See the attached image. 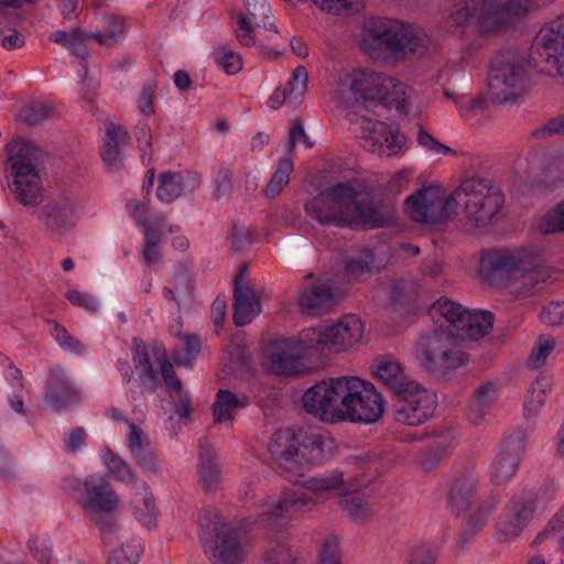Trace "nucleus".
I'll list each match as a JSON object with an SVG mask.
<instances>
[{"label":"nucleus","mask_w":564,"mask_h":564,"mask_svg":"<svg viewBox=\"0 0 564 564\" xmlns=\"http://www.w3.org/2000/svg\"><path fill=\"white\" fill-rule=\"evenodd\" d=\"M505 196L491 181L471 178L463 182L451 195L436 184L422 187L404 203L411 219L427 225L447 221L463 206L466 224L484 228L501 212Z\"/></svg>","instance_id":"obj_1"},{"label":"nucleus","mask_w":564,"mask_h":564,"mask_svg":"<svg viewBox=\"0 0 564 564\" xmlns=\"http://www.w3.org/2000/svg\"><path fill=\"white\" fill-rule=\"evenodd\" d=\"M303 408L325 423L377 422L384 412V399L372 383L357 376H336L317 381L302 397Z\"/></svg>","instance_id":"obj_2"},{"label":"nucleus","mask_w":564,"mask_h":564,"mask_svg":"<svg viewBox=\"0 0 564 564\" xmlns=\"http://www.w3.org/2000/svg\"><path fill=\"white\" fill-rule=\"evenodd\" d=\"M304 209L318 224L340 228H380L394 220L391 209H378L350 181L336 183L312 196Z\"/></svg>","instance_id":"obj_3"},{"label":"nucleus","mask_w":564,"mask_h":564,"mask_svg":"<svg viewBox=\"0 0 564 564\" xmlns=\"http://www.w3.org/2000/svg\"><path fill=\"white\" fill-rule=\"evenodd\" d=\"M479 274L490 283H501L514 299L534 295L549 278L539 254L529 249H494L481 253Z\"/></svg>","instance_id":"obj_4"},{"label":"nucleus","mask_w":564,"mask_h":564,"mask_svg":"<svg viewBox=\"0 0 564 564\" xmlns=\"http://www.w3.org/2000/svg\"><path fill=\"white\" fill-rule=\"evenodd\" d=\"M555 0H464L446 18L449 28L473 25L481 34L498 33L513 19L547 7Z\"/></svg>","instance_id":"obj_5"},{"label":"nucleus","mask_w":564,"mask_h":564,"mask_svg":"<svg viewBox=\"0 0 564 564\" xmlns=\"http://www.w3.org/2000/svg\"><path fill=\"white\" fill-rule=\"evenodd\" d=\"M359 46L370 57L386 62L403 61L425 50L424 37L413 25L388 18L366 21Z\"/></svg>","instance_id":"obj_6"},{"label":"nucleus","mask_w":564,"mask_h":564,"mask_svg":"<svg viewBox=\"0 0 564 564\" xmlns=\"http://www.w3.org/2000/svg\"><path fill=\"white\" fill-rule=\"evenodd\" d=\"M7 152L6 178L11 193L25 206L37 205L43 193L37 149L14 140L8 144Z\"/></svg>","instance_id":"obj_7"},{"label":"nucleus","mask_w":564,"mask_h":564,"mask_svg":"<svg viewBox=\"0 0 564 564\" xmlns=\"http://www.w3.org/2000/svg\"><path fill=\"white\" fill-rule=\"evenodd\" d=\"M384 74L370 69L356 68L338 72L329 84L328 99L344 109L375 108L383 85Z\"/></svg>","instance_id":"obj_8"},{"label":"nucleus","mask_w":564,"mask_h":564,"mask_svg":"<svg viewBox=\"0 0 564 564\" xmlns=\"http://www.w3.org/2000/svg\"><path fill=\"white\" fill-rule=\"evenodd\" d=\"M527 56L516 51L497 54L490 64L488 94L495 104H514L529 87Z\"/></svg>","instance_id":"obj_9"},{"label":"nucleus","mask_w":564,"mask_h":564,"mask_svg":"<svg viewBox=\"0 0 564 564\" xmlns=\"http://www.w3.org/2000/svg\"><path fill=\"white\" fill-rule=\"evenodd\" d=\"M197 522L200 542L210 553L213 564H245L247 553L239 532L216 510H202Z\"/></svg>","instance_id":"obj_10"},{"label":"nucleus","mask_w":564,"mask_h":564,"mask_svg":"<svg viewBox=\"0 0 564 564\" xmlns=\"http://www.w3.org/2000/svg\"><path fill=\"white\" fill-rule=\"evenodd\" d=\"M132 354L135 368L141 377L148 378L153 383L161 378L175 393L180 402L175 412L181 421H187L192 414L191 398L175 376L173 365L165 358V351L161 348L147 347L140 339L134 338Z\"/></svg>","instance_id":"obj_11"},{"label":"nucleus","mask_w":564,"mask_h":564,"mask_svg":"<svg viewBox=\"0 0 564 564\" xmlns=\"http://www.w3.org/2000/svg\"><path fill=\"white\" fill-rule=\"evenodd\" d=\"M416 358L430 373L444 376L467 364V355L455 335L440 330L422 336L416 347Z\"/></svg>","instance_id":"obj_12"},{"label":"nucleus","mask_w":564,"mask_h":564,"mask_svg":"<svg viewBox=\"0 0 564 564\" xmlns=\"http://www.w3.org/2000/svg\"><path fill=\"white\" fill-rule=\"evenodd\" d=\"M364 336V324L355 314L302 332L305 346L314 350L345 352L358 345Z\"/></svg>","instance_id":"obj_13"},{"label":"nucleus","mask_w":564,"mask_h":564,"mask_svg":"<svg viewBox=\"0 0 564 564\" xmlns=\"http://www.w3.org/2000/svg\"><path fill=\"white\" fill-rule=\"evenodd\" d=\"M529 57L540 73L564 78V12L540 26Z\"/></svg>","instance_id":"obj_14"},{"label":"nucleus","mask_w":564,"mask_h":564,"mask_svg":"<svg viewBox=\"0 0 564 564\" xmlns=\"http://www.w3.org/2000/svg\"><path fill=\"white\" fill-rule=\"evenodd\" d=\"M351 129L367 151L379 158L398 156L404 152L406 138L395 123H387L358 115L350 119Z\"/></svg>","instance_id":"obj_15"},{"label":"nucleus","mask_w":564,"mask_h":564,"mask_svg":"<svg viewBox=\"0 0 564 564\" xmlns=\"http://www.w3.org/2000/svg\"><path fill=\"white\" fill-rule=\"evenodd\" d=\"M437 405L436 394L417 382H409L395 395L393 404L394 421L416 426L427 421Z\"/></svg>","instance_id":"obj_16"},{"label":"nucleus","mask_w":564,"mask_h":564,"mask_svg":"<svg viewBox=\"0 0 564 564\" xmlns=\"http://www.w3.org/2000/svg\"><path fill=\"white\" fill-rule=\"evenodd\" d=\"M531 433V429H517L507 435L505 441L498 446L490 464L489 475L491 482L503 485L516 475L519 460L527 448Z\"/></svg>","instance_id":"obj_17"},{"label":"nucleus","mask_w":564,"mask_h":564,"mask_svg":"<svg viewBox=\"0 0 564 564\" xmlns=\"http://www.w3.org/2000/svg\"><path fill=\"white\" fill-rule=\"evenodd\" d=\"M313 350L304 345L302 333L297 339L280 337L269 340L263 348L267 367L279 376H294L303 370L301 352Z\"/></svg>","instance_id":"obj_18"},{"label":"nucleus","mask_w":564,"mask_h":564,"mask_svg":"<svg viewBox=\"0 0 564 564\" xmlns=\"http://www.w3.org/2000/svg\"><path fill=\"white\" fill-rule=\"evenodd\" d=\"M79 215V202L73 192H61L51 203L41 208L37 219L41 227L54 235L63 236L75 225Z\"/></svg>","instance_id":"obj_19"},{"label":"nucleus","mask_w":564,"mask_h":564,"mask_svg":"<svg viewBox=\"0 0 564 564\" xmlns=\"http://www.w3.org/2000/svg\"><path fill=\"white\" fill-rule=\"evenodd\" d=\"M78 503L93 517H98L115 512L120 498L104 476L89 475L83 481Z\"/></svg>","instance_id":"obj_20"},{"label":"nucleus","mask_w":564,"mask_h":564,"mask_svg":"<svg viewBox=\"0 0 564 564\" xmlns=\"http://www.w3.org/2000/svg\"><path fill=\"white\" fill-rule=\"evenodd\" d=\"M263 28L270 33L278 34L271 21V7L267 0H243V10L238 14L234 24L238 41L245 46L256 44V29Z\"/></svg>","instance_id":"obj_21"},{"label":"nucleus","mask_w":564,"mask_h":564,"mask_svg":"<svg viewBox=\"0 0 564 564\" xmlns=\"http://www.w3.org/2000/svg\"><path fill=\"white\" fill-rule=\"evenodd\" d=\"M312 510V498L299 488H284L280 494L270 495L261 505L263 523L274 524L279 520L292 519L296 513Z\"/></svg>","instance_id":"obj_22"},{"label":"nucleus","mask_w":564,"mask_h":564,"mask_svg":"<svg viewBox=\"0 0 564 564\" xmlns=\"http://www.w3.org/2000/svg\"><path fill=\"white\" fill-rule=\"evenodd\" d=\"M534 499L531 496L513 498L505 509V518L498 524L501 539L508 541L518 536L532 519Z\"/></svg>","instance_id":"obj_23"},{"label":"nucleus","mask_w":564,"mask_h":564,"mask_svg":"<svg viewBox=\"0 0 564 564\" xmlns=\"http://www.w3.org/2000/svg\"><path fill=\"white\" fill-rule=\"evenodd\" d=\"M200 182L198 174L189 171H165L159 175L156 197L163 203H172L185 193H192Z\"/></svg>","instance_id":"obj_24"},{"label":"nucleus","mask_w":564,"mask_h":564,"mask_svg":"<svg viewBox=\"0 0 564 564\" xmlns=\"http://www.w3.org/2000/svg\"><path fill=\"white\" fill-rule=\"evenodd\" d=\"M337 293L327 281H316L305 288L299 297V306L305 314H321L336 304Z\"/></svg>","instance_id":"obj_25"},{"label":"nucleus","mask_w":564,"mask_h":564,"mask_svg":"<svg viewBox=\"0 0 564 564\" xmlns=\"http://www.w3.org/2000/svg\"><path fill=\"white\" fill-rule=\"evenodd\" d=\"M301 435V429H281L273 434L269 442V451L279 464H299Z\"/></svg>","instance_id":"obj_26"},{"label":"nucleus","mask_w":564,"mask_h":564,"mask_svg":"<svg viewBox=\"0 0 564 564\" xmlns=\"http://www.w3.org/2000/svg\"><path fill=\"white\" fill-rule=\"evenodd\" d=\"M460 303L442 296L430 306L429 314L435 325L440 327V332L455 335L466 312Z\"/></svg>","instance_id":"obj_27"},{"label":"nucleus","mask_w":564,"mask_h":564,"mask_svg":"<svg viewBox=\"0 0 564 564\" xmlns=\"http://www.w3.org/2000/svg\"><path fill=\"white\" fill-rule=\"evenodd\" d=\"M500 393L501 386L498 381H486L479 384L468 402V420L473 424H480L485 421Z\"/></svg>","instance_id":"obj_28"},{"label":"nucleus","mask_w":564,"mask_h":564,"mask_svg":"<svg viewBox=\"0 0 564 564\" xmlns=\"http://www.w3.org/2000/svg\"><path fill=\"white\" fill-rule=\"evenodd\" d=\"M130 508L133 518L140 525L147 529L156 527L159 508L154 494L147 482L142 481L134 487V494L130 500Z\"/></svg>","instance_id":"obj_29"},{"label":"nucleus","mask_w":564,"mask_h":564,"mask_svg":"<svg viewBox=\"0 0 564 564\" xmlns=\"http://www.w3.org/2000/svg\"><path fill=\"white\" fill-rule=\"evenodd\" d=\"M261 312L259 294L241 280L235 284L234 321L237 326L251 323Z\"/></svg>","instance_id":"obj_30"},{"label":"nucleus","mask_w":564,"mask_h":564,"mask_svg":"<svg viewBox=\"0 0 564 564\" xmlns=\"http://www.w3.org/2000/svg\"><path fill=\"white\" fill-rule=\"evenodd\" d=\"M299 465L319 464L332 455L334 441L314 431L301 429Z\"/></svg>","instance_id":"obj_31"},{"label":"nucleus","mask_w":564,"mask_h":564,"mask_svg":"<svg viewBox=\"0 0 564 564\" xmlns=\"http://www.w3.org/2000/svg\"><path fill=\"white\" fill-rule=\"evenodd\" d=\"M346 481L339 471L326 473L305 480L301 490L312 498L313 510L337 494Z\"/></svg>","instance_id":"obj_32"},{"label":"nucleus","mask_w":564,"mask_h":564,"mask_svg":"<svg viewBox=\"0 0 564 564\" xmlns=\"http://www.w3.org/2000/svg\"><path fill=\"white\" fill-rule=\"evenodd\" d=\"M498 503V496L489 495L480 502L474 513L469 517L466 528L460 533L457 541V546L462 551H465L475 536L487 525Z\"/></svg>","instance_id":"obj_33"},{"label":"nucleus","mask_w":564,"mask_h":564,"mask_svg":"<svg viewBox=\"0 0 564 564\" xmlns=\"http://www.w3.org/2000/svg\"><path fill=\"white\" fill-rule=\"evenodd\" d=\"M384 80L376 107L381 106L386 109H393L399 113H406L412 89L405 83L387 75L384 76Z\"/></svg>","instance_id":"obj_34"},{"label":"nucleus","mask_w":564,"mask_h":564,"mask_svg":"<svg viewBox=\"0 0 564 564\" xmlns=\"http://www.w3.org/2000/svg\"><path fill=\"white\" fill-rule=\"evenodd\" d=\"M494 325V317L487 311L466 310L464 322L458 327L455 336L460 344L466 340H479L487 335Z\"/></svg>","instance_id":"obj_35"},{"label":"nucleus","mask_w":564,"mask_h":564,"mask_svg":"<svg viewBox=\"0 0 564 564\" xmlns=\"http://www.w3.org/2000/svg\"><path fill=\"white\" fill-rule=\"evenodd\" d=\"M128 140L129 135L124 129L117 127L113 122L107 123L100 153L104 163L109 170L116 171L121 167L122 155L120 145L124 144Z\"/></svg>","instance_id":"obj_36"},{"label":"nucleus","mask_w":564,"mask_h":564,"mask_svg":"<svg viewBox=\"0 0 564 564\" xmlns=\"http://www.w3.org/2000/svg\"><path fill=\"white\" fill-rule=\"evenodd\" d=\"M78 394V388L65 376L62 369L56 368L52 371L47 397L56 409H61L69 402L77 400Z\"/></svg>","instance_id":"obj_37"},{"label":"nucleus","mask_w":564,"mask_h":564,"mask_svg":"<svg viewBox=\"0 0 564 564\" xmlns=\"http://www.w3.org/2000/svg\"><path fill=\"white\" fill-rule=\"evenodd\" d=\"M246 394H237L227 389L218 390L213 404V417L216 423H231L235 413L248 405Z\"/></svg>","instance_id":"obj_38"},{"label":"nucleus","mask_w":564,"mask_h":564,"mask_svg":"<svg viewBox=\"0 0 564 564\" xmlns=\"http://www.w3.org/2000/svg\"><path fill=\"white\" fill-rule=\"evenodd\" d=\"M479 484L480 477L474 473H467L457 478L449 491L452 507L457 511L467 510L474 501Z\"/></svg>","instance_id":"obj_39"},{"label":"nucleus","mask_w":564,"mask_h":564,"mask_svg":"<svg viewBox=\"0 0 564 564\" xmlns=\"http://www.w3.org/2000/svg\"><path fill=\"white\" fill-rule=\"evenodd\" d=\"M372 370L375 376L389 387L395 395L410 382L405 380L400 362L390 356L378 358L372 366Z\"/></svg>","instance_id":"obj_40"},{"label":"nucleus","mask_w":564,"mask_h":564,"mask_svg":"<svg viewBox=\"0 0 564 564\" xmlns=\"http://www.w3.org/2000/svg\"><path fill=\"white\" fill-rule=\"evenodd\" d=\"M99 458L102 466L116 480L120 482H131L137 478V474L130 464L111 448H101L99 452Z\"/></svg>","instance_id":"obj_41"},{"label":"nucleus","mask_w":564,"mask_h":564,"mask_svg":"<svg viewBox=\"0 0 564 564\" xmlns=\"http://www.w3.org/2000/svg\"><path fill=\"white\" fill-rule=\"evenodd\" d=\"M552 380L547 377L538 378L532 382L523 401V414L527 420L538 416L544 405L546 393L551 390Z\"/></svg>","instance_id":"obj_42"},{"label":"nucleus","mask_w":564,"mask_h":564,"mask_svg":"<svg viewBox=\"0 0 564 564\" xmlns=\"http://www.w3.org/2000/svg\"><path fill=\"white\" fill-rule=\"evenodd\" d=\"M50 40L66 47L70 54L85 61L87 57V42L91 40L89 33L78 29L70 31H56L50 35Z\"/></svg>","instance_id":"obj_43"},{"label":"nucleus","mask_w":564,"mask_h":564,"mask_svg":"<svg viewBox=\"0 0 564 564\" xmlns=\"http://www.w3.org/2000/svg\"><path fill=\"white\" fill-rule=\"evenodd\" d=\"M142 553L143 543L141 539L131 536L111 552L107 564H138Z\"/></svg>","instance_id":"obj_44"},{"label":"nucleus","mask_w":564,"mask_h":564,"mask_svg":"<svg viewBox=\"0 0 564 564\" xmlns=\"http://www.w3.org/2000/svg\"><path fill=\"white\" fill-rule=\"evenodd\" d=\"M293 169L294 164L290 158L280 159L276 170L263 189V194L267 198L272 199L281 194L290 182V175Z\"/></svg>","instance_id":"obj_45"},{"label":"nucleus","mask_w":564,"mask_h":564,"mask_svg":"<svg viewBox=\"0 0 564 564\" xmlns=\"http://www.w3.org/2000/svg\"><path fill=\"white\" fill-rule=\"evenodd\" d=\"M106 33L89 32V36L101 45L112 46L124 36L126 20L122 17L110 15L106 20Z\"/></svg>","instance_id":"obj_46"},{"label":"nucleus","mask_w":564,"mask_h":564,"mask_svg":"<svg viewBox=\"0 0 564 564\" xmlns=\"http://www.w3.org/2000/svg\"><path fill=\"white\" fill-rule=\"evenodd\" d=\"M127 207H128V210H129L130 215L135 220L137 225L140 228H142L143 231L147 228H150V227H152L155 230L167 229L169 232H173L174 231V227L173 226H167L165 224L164 219H159L158 218L155 220H152L150 218V216H149L148 207L145 205L141 204L140 202L129 200L128 204H127Z\"/></svg>","instance_id":"obj_47"},{"label":"nucleus","mask_w":564,"mask_h":564,"mask_svg":"<svg viewBox=\"0 0 564 564\" xmlns=\"http://www.w3.org/2000/svg\"><path fill=\"white\" fill-rule=\"evenodd\" d=\"M199 482L207 491L217 489L220 482V474L216 459L210 454H204L200 458Z\"/></svg>","instance_id":"obj_48"},{"label":"nucleus","mask_w":564,"mask_h":564,"mask_svg":"<svg viewBox=\"0 0 564 564\" xmlns=\"http://www.w3.org/2000/svg\"><path fill=\"white\" fill-rule=\"evenodd\" d=\"M554 348L555 339L551 335L540 336L527 360L528 367L531 369L542 367Z\"/></svg>","instance_id":"obj_49"},{"label":"nucleus","mask_w":564,"mask_h":564,"mask_svg":"<svg viewBox=\"0 0 564 564\" xmlns=\"http://www.w3.org/2000/svg\"><path fill=\"white\" fill-rule=\"evenodd\" d=\"M214 61L227 75H236L243 67L241 55L228 47H218L215 50Z\"/></svg>","instance_id":"obj_50"},{"label":"nucleus","mask_w":564,"mask_h":564,"mask_svg":"<svg viewBox=\"0 0 564 564\" xmlns=\"http://www.w3.org/2000/svg\"><path fill=\"white\" fill-rule=\"evenodd\" d=\"M167 229L155 230L152 227L144 230L145 246L142 251V262L145 267H152L160 260V239L161 235Z\"/></svg>","instance_id":"obj_51"},{"label":"nucleus","mask_w":564,"mask_h":564,"mask_svg":"<svg viewBox=\"0 0 564 564\" xmlns=\"http://www.w3.org/2000/svg\"><path fill=\"white\" fill-rule=\"evenodd\" d=\"M126 445L132 456L151 448L147 433L131 421H127Z\"/></svg>","instance_id":"obj_52"},{"label":"nucleus","mask_w":564,"mask_h":564,"mask_svg":"<svg viewBox=\"0 0 564 564\" xmlns=\"http://www.w3.org/2000/svg\"><path fill=\"white\" fill-rule=\"evenodd\" d=\"M375 269H378L376 257L369 249L361 250L359 253L351 257L346 263L347 273L354 276L371 272Z\"/></svg>","instance_id":"obj_53"},{"label":"nucleus","mask_w":564,"mask_h":564,"mask_svg":"<svg viewBox=\"0 0 564 564\" xmlns=\"http://www.w3.org/2000/svg\"><path fill=\"white\" fill-rule=\"evenodd\" d=\"M193 285L187 276H176L169 286L165 288V297L175 303L180 310L182 303L191 297Z\"/></svg>","instance_id":"obj_54"},{"label":"nucleus","mask_w":564,"mask_h":564,"mask_svg":"<svg viewBox=\"0 0 564 564\" xmlns=\"http://www.w3.org/2000/svg\"><path fill=\"white\" fill-rule=\"evenodd\" d=\"M338 495H340V506L352 519L361 520L370 514L369 505L359 495L344 492H338Z\"/></svg>","instance_id":"obj_55"},{"label":"nucleus","mask_w":564,"mask_h":564,"mask_svg":"<svg viewBox=\"0 0 564 564\" xmlns=\"http://www.w3.org/2000/svg\"><path fill=\"white\" fill-rule=\"evenodd\" d=\"M539 229L543 234L564 231V200L547 210L539 221Z\"/></svg>","instance_id":"obj_56"},{"label":"nucleus","mask_w":564,"mask_h":564,"mask_svg":"<svg viewBox=\"0 0 564 564\" xmlns=\"http://www.w3.org/2000/svg\"><path fill=\"white\" fill-rule=\"evenodd\" d=\"M51 334L63 349L77 355L86 354L88 351L87 347L83 343L72 336L65 327L57 323H52Z\"/></svg>","instance_id":"obj_57"},{"label":"nucleus","mask_w":564,"mask_h":564,"mask_svg":"<svg viewBox=\"0 0 564 564\" xmlns=\"http://www.w3.org/2000/svg\"><path fill=\"white\" fill-rule=\"evenodd\" d=\"M180 338L184 345V357L181 356L180 352H173L172 359L175 364L184 365L185 367H191L193 359L200 351L202 343L196 335H181Z\"/></svg>","instance_id":"obj_58"},{"label":"nucleus","mask_w":564,"mask_h":564,"mask_svg":"<svg viewBox=\"0 0 564 564\" xmlns=\"http://www.w3.org/2000/svg\"><path fill=\"white\" fill-rule=\"evenodd\" d=\"M308 83V74L304 66H297L292 75L289 89V101L296 105L299 104L306 89Z\"/></svg>","instance_id":"obj_59"},{"label":"nucleus","mask_w":564,"mask_h":564,"mask_svg":"<svg viewBox=\"0 0 564 564\" xmlns=\"http://www.w3.org/2000/svg\"><path fill=\"white\" fill-rule=\"evenodd\" d=\"M267 564H300L297 554L284 543H276L267 550Z\"/></svg>","instance_id":"obj_60"},{"label":"nucleus","mask_w":564,"mask_h":564,"mask_svg":"<svg viewBox=\"0 0 564 564\" xmlns=\"http://www.w3.org/2000/svg\"><path fill=\"white\" fill-rule=\"evenodd\" d=\"M319 564H340V541L335 535L325 538L319 550Z\"/></svg>","instance_id":"obj_61"},{"label":"nucleus","mask_w":564,"mask_h":564,"mask_svg":"<svg viewBox=\"0 0 564 564\" xmlns=\"http://www.w3.org/2000/svg\"><path fill=\"white\" fill-rule=\"evenodd\" d=\"M417 143L422 147L426 152H431L433 154H442L447 155L454 153V150L437 139H435L430 132H427L422 127L417 130Z\"/></svg>","instance_id":"obj_62"},{"label":"nucleus","mask_w":564,"mask_h":564,"mask_svg":"<svg viewBox=\"0 0 564 564\" xmlns=\"http://www.w3.org/2000/svg\"><path fill=\"white\" fill-rule=\"evenodd\" d=\"M29 549L33 557L40 564H56L52 557L51 547L45 539L32 536L28 541Z\"/></svg>","instance_id":"obj_63"},{"label":"nucleus","mask_w":564,"mask_h":564,"mask_svg":"<svg viewBox=\"0 0 564 564\" xmlns=\"http://www.w3.org/2000/svg\"><path fill=\"white\" fill-rule=\"evenodd\" d=\"M406 564H435L436 555L426 544H416L408 550Z\"/></svg>","instance_id":"obj_64"}]
</instances>
